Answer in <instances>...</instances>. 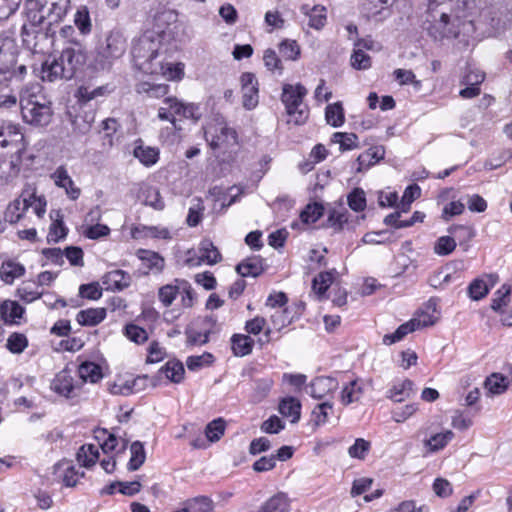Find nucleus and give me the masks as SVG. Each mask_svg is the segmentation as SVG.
<instances>
[{
  "label": "nucleus",
  "mask_w": 512,
  "mask_h": 512,
  "mask_svg": "<svg viewBox=\"0 0 512 512\" xmlns=\"http://www.w3.org/2000/svg\"><path fill=\"white\" fill-rule=\"evenodd\" d=\"M160 46V36L156 32L147 31L143 33L132 46L131 53L135 64L146 73L161 72L169 79H181L183 68L180 65L164 67L161 62L155 63Z\"/></svg>",
  "instance_id": "obj_1"
},
{
  "label": "nucleus",
  "mask_w": 512,
  "mask_h": 512,
  "mask_svg": "<svg viewBox=\"0 0 512 512\" xmlns=\"http://www.w3.org/2000/svg\"><path fill=\"white\" fill-rule=\"evenodd\" d=\"M449 2H430L425 13L423 29L434 41L457 38L461 33L462 22Z\"/></svg>",
  "instance_id": "obj_2"
},
{
  "label": "nucleus",
  "mask_w": 512,
  "mask_h": 512,
  "mask_svg": "<svg viewBox=\"0 0 512 512\" xmlns=\"http://www.w3.org/2000/svg\"><path fill=\"white\" fill-rule=\"evenodd\" d=\"M87 61L84 46L78 41H71L63 48L60 56L47 60L42 66V79L53 82L57 79L70 80L83 71Z\"/></svg>",
  "instance_id": "obj_3"
},
{
  "label": "nucleus",
  "mask_w": 512,
  "mask_h": 512,
  "mask_svg": "<svg viewBox=\"0 0 512 512\" xmlns=\"http://www.w3.org/2000/svg\"><path fill=\"white\" fill-rule=\"evenodd\" d=\"M20 108L24 122L29 125L43 127L52 120L51 101L42 93L39 85L27 88L21 93Z\"/></svg>",
  "instance_id": "obj_4"
},
{
  "label": "nucleus",
  "mask_w": 512,
  "mask_h": 512,
  "mask_svg": "<svg viewBox=\"0 0 512 512\" xmlns=\"http://www.w3.org/2000/svg\"><path fill=\"white\" fill-rule=\"evenodd\" d=\"M70 0H26L27 19L33 22H60L68 12Z\"/></svg>",
  "instance_id": "obj_5"
},
{
  "label": "nucleus",
  "mask_w": 512,
  "mask_h": 512,
  "mask_svg": "<svg viewBox=\"0 0 512 512\" xmlns=\"http://www.w3.org/2000/svg\"><path fill=\"white\" fill-rule=\"evenodd\" d=\"M28 23L23 24L21 36L23 43L34 51H44L53 45L55 30L53 25L44 22H33L27 19Z\"/></svg>",
  "instance_id": "obj_6"
},
{
  "label": "nucleus",
  "mask_w": 512,
  "mask_h": 512,
  "mask_svg": "<svg viewBox=\"0 0 512 512\" xmlns=\"http://www.w3.org/2000/svg\"><path fill=\"white\" fill-rule=\"evenodd\" d=\"M126 50V40L119 31H111L105 41L96 49L95 67L106 69L112 61L121 57Z\"/></svg>",
  "instance_id": "obj_7"
},
{
  "label": "nucleus",
  "mask_w": 512,
  "mask_h": 512,
  "mask_svg": "<svg viewBox=\"0 0 512 512\" xmlns=\"http://www.w3.org/2000/svg\"><path fill=\"white\" fill-rule=\"evenodd\" d=\"M175 116L197 121L201 117L200 108L194 103H185L176 97H165L163 106L158 109V118L169 121L174 128H177Z\"/></svg>",
  "instance_id": "obj_8"
},
{
  "label": "nucleus",
  "mask_w": 512,
  "mask_h": 512,
  "mask_svg": "<svg viewBox=\"0 0 512 512\" xmlns=\"http://www.w3.org/2000/svg\"><path fill=\"white\" fill-rule=\"evenodd\" d=\"M18 49L14 40L0 37V85L14 78Z\"/></svg>",
  "instance_id": "obj_9"
},
{
  "label": "nucleus",
  "mask_w": 512,
  "mask_h": 512,
  "mask_svg": "<svg viewBox=\"0 0 512 512\" xmlns=\"http://www.w3.org/2000/svg\"><path fill=\"white\" fill-rule=\"evenodd\" d=\"M205 137L212 149L223 146L229 147L237 144V133L227 126L210 127L205 131Z\"/></svg>",
  "instance_id": "obj_10"
},
{
  "label": "nucleus",
  "mask_w": 512,
  "mask_h": 512,
  "mask_svg": "<svg viewBox=\"0 0 512 512\" xmlns=\"http://www.w3.org/2000/svg\"><path fill=\"white\" fill-rule=\"evenodd\" d=\"M242 102L247 110L254 109L259 102L258 81L253 73L245 72L240 77Z\"/></svg>",
  "instance_id": "obj_11"
},
{
  "label": "nucleus",
  "mask_w": 512,
  "mask_h": 512,
  "mask_svg": "<svg viewBox=\"0 0 512 512\" xmlns=\"http://www.w3.org/2000/svg\"><path fill=\"white\" fill-rule=\"evenodd\" d=\"M24 136L19 127L13 123H4L0 126V149L10 148L9 151L19 149L22 154Z\"/></svg>",
  "instance_id": "obj_12"
},
{
  "label": "nucleus",
  "mask_w": 512,
  "mask_h": 512,
  "mask_svg": "<svg viewBox=\"0 0 512 512\" xmlns=\"http://www.w3.org/2000/svg\"><path fill=\"white\" fill-rule=\"evenodd\" d=\"M51 389L66 398H74L78 395L80 387L74 383L73 377L69 370L60 371L51 383Z\"/></svg>",
  "instance_id": "obj_13"
},
{
  "label": "nucleus",
  "mask_w": 512,
  "mask_h": 512,
  "mask_svg": "<svg viewBox=\"0 0 512 512\" xmlns=\"http://www.w3.org/2000/svg\"><path fill=\"white\" fill-rule=\"evenodd\" d=\"M199 253L200 256L198 257L197 260L193 258H188L186 260L187 264L190 266H195L201 264V262L206 261L208 264L213 265L222 260V256L219 250L209 239H203L201 241L199 245Z\"/></svg>",
  "instance_id": "obj_14"
},
{
  "label": "nucleus",
  "mask_w": 512,
  "mask_h": 512,
  "mask_svg": "<svg viewBox=\"0 0 512 512\" xmlns=\"http://www.w3.org/2000/svg\"><path fill=\"white\" fill-rule=\"evenodd\" d=\"M338 381L330 376L315 378L309 385L308 393L315 399H322L338 389Z\"/></svg>",
  "instance_id": "obj_15"
},
{
  "label": "nucleus",
  "mask_w": 512,
  "mask_h": 512,
  "mask_svg": "<svg viewBox=\"0 0 512 512\" xmlns=\"http://www.w3.org/2000/svg\"><path fill=\"white\" fill-rule=\"evenodd\" d=\"M306 95L307 89L302 84H284L282 88L281 102L284 104L285 109H290L296 104H302Z\"/></svg>",
  "instance_id": "obj_16"
},
{
  "label": "nucleus",
  "mask_w": 512,
  "mask_h": 512,
  "mask_svg": "<svg viewBox=\"0 0 512 512\" xmlns=\"http://www.w3.org/2000/svg\"><path fill=\"white\" fill-rule=\"evenodd\" d=\"M485 277L487 281L483 278H477L468 286V294L472 300L478 301L484 298L489 293L490 288L498 281L496 274H489Z\"/></svg>",
  "instance_id": "obj_17"
},
{
  "label": "nucleus",
  "mask_w": 512,
  "mask_h": 512,
  "mask_svg": "<svg viewBox=\"0 0 512 512\" xmlns=\"http://www.w3.org/2000/svg\"><path fill=\"white\" fill-rule=\"evenodd\" d=\"M51 177L58 187L65 189L67 196L71 200L78 199L80 196V189L74 186L73 180L63 166L58 167Z\"/></svg>",
  "instance_id": "obj_18"
},
{
  "label": "nucleus",
  "mask_w": 512,
  "mask_h": 512,
  "mask_svg": "<svg viewBox=\"0 0 512 512\" xmlns=\"http://www.w3.org/2000/svg\"><path fill=\"white\" fill-rule=\"evenodd\" d=\"M291 500L284 492H278L268 498L257 512H289Z\"/></svg>",
  "instance_id": "obj_19"
},
{
  "label": "nucleus",
  "mask_w": 512,
  "mask_h": 512,
  "mask_svg": "<svg viewBox=\"0 0 512 512\" xmlns=\"http://www.w3.org/2000/svg\"><path fill=\"white\" fill-rule=\"evenodd\" d=\"M103 284L107 289L122 291L130 286L131 276L123 270H113L104 275Z\"/></svg>",
  "instance_id": "obj_20"
},
{
  "label": "nucleus",
  "mask_w": 512,
  "mask_h": 512,
  "mask_svg": "<svg viewBox=\"0 0 512 512\" xmlns=\"http://www.w3.org/2000/svg\"><path fill=\"white\" fill-rule=\"evenodd\" d=\"M385 156V149L383 146H374L367 149L360 154L357 158V172H362L369 169L371 166L382 160Z\"/></svg>",
  "instance_id": "obj_21"
},
{
  "label": "nucleus",
  "mask_w": 512,
  "mask_h": 512,
  "mask_svg": "<svg viewBox=\"0 0 512 512\" xmlns=\"http://www.w3.org/2000/svg\"><path fill=\"white\" fill-rule=\"evenodd\" d=\"M236 271L242 277H257L264 271L263 260L260 256H251L236 266Z\"/></svg>",
  "instance_id": "obj_22"
},
{
  "label": "nucleus",
  "mask_w": 512,
  "mask_h": 512,
  "mask_svg": "<svg viewBox=\"0 0 512 512\" xmlns=\"http://www.w3.org/2000/svg\"><path fill=\"white\" fill-rule=\"evenodd\" d=\"M301 12L309 17V27L320 30L325 26L327 18L324 6L315 5L313 8H310L309 5L305 4L302 5Z\"/></svg>",
  "instance_id": "obj_23"
},
{
  "label": "nucleus",
  "mask_w": 512,
  "mask_h": 512,
  "mask_svg": "<svg viewBox=\"0 0 512 512\" xmlns=\"http://www.w3.org/2000/svg\"><path fill=\"white\" fill-rule=\"evenodd\" d=\"M414 393V383L409 379H405L401 383L393 385L387 392V397L394 402H403Z\"/></svg>",
  "instance_id": "obj_24"
},
{
  "label": "nucleus",
  "mask_w": 512,
  "mask_h": 512,
  "mask_svg": "<svg viewBox=\"0 0 512 512\" xmlns=\"http://www.w3.org/2000/svg\"><path fill=\"white\" fill-rule=\"evenodd\" d=\"M25 274V267L12 260L4 261L0 268V278L6 284H12L16 278Z\"/></svg>",
  "instance_id": "obj_25"
},
{
  "label": "nucleus",
  "mask_w": 512,
  "mask_h": 512,
  "mask_svg": "<svg viewBox=\"0 0 512 512\" xmlns=\"http://www.w3.org/2000/svg\"><path fill=\"white\" fill-rule=\"evenodd\" d=\"M105 317L106 310L104 308H90L79 311L76 320L82 326H95L102 322Z\"/></svg>",
  "instance_id": "obj_26"
},
{
  "label": "nucleus",
  "mask_w": 512,
  "mask_h": 512,
  "mask_svg": "<svg viewBox=\"0 0 512 512\" xmlns=\"http://www.w3.org/2000/svg\"><path fill=\"white\" fill-rule=\"evenodd\" d=\"M79 377L82 382L97 383L103 378L102 368L94 362H83L78 366Z\"/></svg>",
  "instance_id": "obj_27"
},
{
  "label": "nucleus",
  "mask_w": 512,
  "mask_h": 512,
  "mask_svg": "<svg viewBox=\"0 0 512 512\" xmlns=\"http://www.w3.org/2000/svg\"><path fill=\"white\" fill-rule=\"evenodd\" d=\"M254 343L249 335L234 334L231 338L232 351L239 357L249 355L253 350Z\"/></svg>",
  "instance_id": "obj_28"
},
{
  "label": "nucleus",
  "mask_w": 512,
  "mask_h": 512,
  "mask_svg": "<svg viewBox=\"0 0 512 512\" xmlns=\"http://www.w3.org/2000/svg\"><path fill=\"white\" fill-rule=\"evenodd\" d=\"M0 313L5 323L13 324L22 317L24 308L15 301L6 300L0 306Z\"/></svg>",
  "instance_id": "obj_29"
},
{
  "label": "nucleus",
  "mask_w": 512,
  "mask_h": 512,
  "mask_svg": "<svg viewBox=\"0 0 512 512\" xmlns=\"http://www.w3.org/2000/svg\"><path fill=\"white\" fill-rule=\"evenodd\" d=\"M136 91L139 94L147 95L149 98H162L168 94L169 85L142 81L136 85Z\"/></svg>",
  "instance_id": "obj_30"
},
{
  "label": "nucleus",
  "mask_w": 512,
  "mask_h": 512,
  "mask_svg": "<svg viewBox=\"0 0 512 512\" xmlns=\"http://www.w3.org/2000/svg\"><path fill=\"white\" fill-rule=\"evenodd\" d=\"M301 403L294 397L284 398L279 404V412L284 417H291V422L296 423L300 419Z\"/></svg>",
  "instance_id": "obj_31"
},
{
  "label": "nucleus",
  "mask_w": 512,
  "mask_h": 512,
  "mask_svg": "<svg viewBox=\"0 0 512 512\" xmlns=\"http://www.w3.org/2000/svg\"><path fill=\"white\" fill-rule=\"evenodd\" d=\"M364 393V389L358 379L349 382L341 391V402L343 405H349L359 401Z\"/></svg>",
  "instance_id": "obj_32"
},
{
  "label": "nucleus",
  "mask_w": 512,
  "mask_h": 512,
  "mask_svg": "<svg viewBox=\"0 0 512 512\" xmlns=\"http://www.w3.org/2000/svg\"><path fill=\"white\" fill-rule=\"evenodd\" d=\"M130 459L127 464L129 471H137L146 460L144 445L140 441H135L130 445Z\"/></svg>",
  "instance_id": "obj_33"
},
{
  "label": "nucleus",
  "mask_w": 512,
  "mask_h": 512,
  "mask_svg": "<svg viewBox=\"0 0 512 512\" xmlns=\"http://www.w3.org/2000/svg\"><path fill=\"white\" fill-rule=\"evenodd\" d=\"M133 154L145 166L154 165L159 159L157 148L144 146L143 144L136 145Z\"/></svg>",
  "instance_id": "obj_34"
},
{
  "label": "nucleus",
  "mask_w": 512,
  "mask_h": 512,
  "mask_svg": "<svg viewBox=\"0 0 512 512\" xmlns=\"http://www.w3.org/2000/svg\"><path fill=\"white\" fill-rule=\"evenodd\" d=\"M76 456L82 466L90 467L98 460L99 450L98 447L93 444H85L79 448Z\"/></svg>",
  "instance_id": "obj_35"
},
{
  "label": "nucleus",
  "mask_w": 512,
  "mask_h": 512,
  "mask_svg": "<svg viewBox=\"0 0 512 512\" xmlns=\"http://www.w3.org/2000/svg\"><path fill=\"white\" fill-rule=\"evenodd\" d=\"M159 372L163 373L170 381L179 383L183 379L185 369L180 361L170 360L159 370Z\"/></svg>",
  "instance_id": "obj_36"
},
{
  "label": "nucleus",
  "mask_w": 512,
  "mask_h": 512,
  "mask_svg": "<svg viewBox=\"0 0 512 512\" xmlns=\"http://www.w3.org/2000/svg\"><path fill=\"white\" fill-rule=\"evenodd\" d=\"M509 386V380L506 376L494 373L489 376L485 381L486 389L495 395L504 393Z\"/></svg>",
  "instance_id": "obj_37"
},
{
  "label": "nucleus",
  "mask_w": 512,
  "mask_h": 512,
  "mask_svg": "<svg viewBox=\"0 0 512 512\" xmlns=\"http://www.w3.org/2000/svg\"><path fill=\"white\" fill-rule=\"evenodd\" d=\"M325 119L333 127H340L345 120L341 102L329 104L325 109Z\"/></svg>",
  "instance_id": "obj_38"
},
{
  "label": "nucleus",
  "mask_w": 512,
  "mask_h": 512,
  "mask_svg": "<svg viewBox=\"0 0 512 512\" xmlns=\"http://www.w3.org/2000/svg\"><path fill=\"white\" fill-rule=\"evenodd\" d=\"M454 437L451 430L443 433H437L424 441V445L428 447L430 452H437L443 449Z\"/></svg>",
  "instance_id": "obj_39"
},
{
  "label": "nucleus",
  "mask_w": 512,
  "mask_h": 512,
  "mask_svg": "<svg viewBox=\"0 0 512 512\" xmlns=\"http://www.w3.org/2000/svg\"><path fill=\"white\" fill-rule=\"evenodd\" d=\"M138 257L146 263L147 267L156 272H161L164 269L165 261L158 253L149 250H139Z\"/></svg>",
  "instance_id": "obj_40"
},
{
  "label": "nucleus",
  "mask_w": 512,
  "mask_h": 512,
  "mask_svg": "<svg viewBox=\"0 0 512 512\" xmlns=\"http://www.w3.org/2000/svg\"><path fill=\"white\" fill-rule=\"evenodd\" d=\"M416 324L417 322H411V320L401 324L394 333L384 335L383 343L385 345H392L401 341L406 335L415 331Z\"/></svg>",
  "instance_id": "obj_41"
},
{
  "label": "nucleus",
  "mask_w": 512,
  "mask_h": 512,
  "mask_svg": "<svg viewBox=\"0 0 512 512\" xmlns=\"http://www.w3.org/2000/svg\"><path fill=\"white\" fill-rule=\"evenodd\" d=\"M289 119L287 124L293 123L294 125H303L309 118V108L302 104H296L290 109H285Z\"/></svg>",
  "instance_id": "obj_42"
},
{
  "label": "nucleus",
  "mask_w": 512,
  "mask_h": 512,
  "mask_svg": "<svg viewBox=\"0 0 512 512\" xmlns=\"http://www.w3.org/2000/svg\"><path fill=\"white\" fill-rule=\"evenodd\" d=\"M175 282L177 285L167 284L159 289L158 297L165 307H169L181 291V281L176 279Z\"/></svg>",
  "instance_id": "obj_43"
},
{
  "label": "nucleus",
  "mask_w": 512,
  "mask_h": 512,
  "mask_svg": "<svg viewBox=\"0 0 512 512\" xmlns=\"http://www.w3.org/2000/svg\"><path fill=\"white\" fill-rule=\"evenodd\" d=\"M59 212H57V218L51 224L47 235V241L49 243H57L64 239L67 235L68 229L65 227L63 220L60 218Z\"/></svg>",
  "instance_id": "obj_44"
},
{
  "label": "nucleus",
  "mask_w": 512,
  "mask_h": 512,
  "mask_svg": "<svg viewBox=\"0 0 512 512\" xmlns=\"http://www.w3.org/2000/svg\"><path fill=\"white\" fill-rule=\"evenodd\" d=\"M333 282L332 272H321L318 274L312 283L314 292L319 296H323Z\"/></svg>",
  "instance_id": "obj_45"
},
{
  "label": "nucleus",
  "mask_w": 512,
  "mask_h": 512,
  "mask_svg": "<svg viewBox=\"0 0 512 512\" xmlns=\"http://www.w3.org/2000/svg\"><path fill=\"white\" fill-rule=\"evenodd\" d=\"M226 423L222 418L211 421L205 429V435L210 442H216L224 435Z\"/></svg>",
  "instance_id": "obj_46"
},
{
  "label": "nucleus",
  "mask_w": 512,
  "mask_h": 512,
  "mask_svg": "<svg viewBox=\"0 0 512 512\" xmlns=\"http://www.w3.org/2000/svg\"><path fill=\"white\" fill-rule=\"evenodd\" d=\"M63 470L62 476L63 483L67 487H74L79 479V473L74 466L70 465L69 462H62L56 465V470Z\"/></svg>",
  "instance_id": "obj_47"
},
{
  "label": "nucleus",
  "mask_w": 512,
  "mask_h": 512,
  "mask_svg": "<svg viewBox=\"0 0 512 512\" xmlns=\"http://www.w3.org/2000/svg\"><path fill=\"white\" fill-rule=\"evenodd\" d=\"M187 508L189 512H212L214 503L207 496H198L188 501Z\"/></svg>",
  "instance_id": "obj_48"
},
{
  "label": "nucleus",
  "mask_w": 512,
  "mask_h": 512,
  "mask_svg": "<svg viewBox=\"0 0 512 512\" xmlns=\"http://www.w3.org/2000/svg\"><path fill=\"white\" fill-rule=\"evenodd\" d=\"M324 207L319 203L308 204L301 212L300 218L303 223H315L323 215Z\"/></svg>",
  "instance_id": "obj_49"
},
{
  "label": "nucleus",
  "mask_w": 512,
  "mask_h": 512,
  "mask_svg": "<svg viewBox=\"0 0 512 512\" xmlns=\"http://www.w3.org/2000/svg\"><path fill=\"white\" fill-rule=\"evenodd\" d=\"M74 23L81 34L86 35L91 32V20L87 7H81L75 14Z\"/></svg>",
  "instance_id": "obj_50"
},
{
  "label": "nucleus",
  "mask_w": 512,
  "mask_h": 512,
  "mask_svg": "<svg viewBox=\"0 0 512 512\" xmlns=\"http://www.w3.org/2000/svg\"><path fill=\"white\" fill-rule=\"evenodd\" d=\"M106 92L107 88L105 86H99L96 88H91L90 86H80L76 95L81 102H88L90 100L96 99L99 96L105 95Z\"/></svg>",
  "instance_id": "obj_51"
},
{
  "label": "nucleus",
  "mask_w": 512,
  "mask_h": 512,
  "mask_svg": "<svg viewBox=\"0 0 512 512\" xmlns=\"http://www.w3.org/2000/svg\"><path fill=\"white\" fill-rule=\"evenodd\" d=\"M28 345V340L24 334L12 333L7 339L6 347L14 354H20Z\"/></svg>",
  "instance_id": "obj_52"
},
{
  "label": "nucleus",
  "mask_w": 512,
  "mask_h": 512,
  "mask_svg": "<svg viewBox=\"0 0 512 512\" xmlns=\"http://www.w3.org/2000/svg\"><path fill=\"white\" fill-rule=\"evenodd\" d=\"M19 298L25 302H32L42 296V292L36 289V284L33 282H25L17 289Z\"/></svg>",
  "instance_id": "obj_53"
},
{
  "label": "nucleus",
  "mask_w": 512,
  "mask_h": 512,
  "mask_svg": "<svg viewBox=\"0 0 512 512\" xmlns=\"http://www.w3.org/2000/svg\"><path fill=\"white\" fill-rule=\"evenodd\" d=\"M349 207L360 212L366 208L365 192L361 188H355L347 197Z\"/></svg>",
  "instance_id": "obj_54"
},
{
  "label": "nucleus",
  "mask_w": 512,
  "mask_h": 512,
  "mask_svg": "<svg viewBox=\"0 0 512 512\" xmlns=\"http://www.w3.org/2000/svg\"><path fill=\"white\" fill-rule=\"evenodd\" d=\"M280 54L287 60H296L300 55V47L294 40H284L279 45Z\"/></svg>",
  "instance_id": "obj_55"
},
{
  "label": "nucleus",
  "mask_w": 512,
  "mask_h": 512,
  "mask_svg": "<svg viewBox=\"0 0 512 512\" xmlns=\"http://www.w3.org/2000/svg\"><path fill=\"white\" fill-rule=\"evenodd\" d=\"M348 221V211L347 210H336L332 209L329 212L327 223L328 226L335 228L336 231H341L343 225Z\"/></svg>",
  "instance_id": "obj_56"
},
{
  "label": "nucleus",
  "mask_w": 512,
  "mask_h": 512,
  "mask_svg": "<svg viewBox=\"0 0 512 512\" xmlns=\"http://www.w3.org/2000/svg\"><path fill=\"white\" fill-rule=\"evenodd\" d=\"M420 194H421V189L418 185L413 184V185L408 186L405 189L403 196H402L401 205H400L401 211L407 212L410 209L411 203L415 199L420 197Z\"/></svg>",
  "instance_id": "obj_57"
},
{
  "label": "nucleus",
  "mask_w": 512,
  "mask_h": 512,
  "mask_svg": "<svg viewBox=\"0 0 512 512\" xmlns=\"http://www.w3.org/2000/svg\"><path fill=\"white\" fill-rule=\"evenodd\" d=\"M510 292L511 287L503 285L501 289L495 293V297L492 299L491 308L496 312H500L502 307L508 304Z\"/></svg>",
  "instance_id": "obj_58"
},
{
  "label": "nucleus",
  "mask_w": 512,
  "mask_h": 512,
  "mask_svg": "<svg viewBox=\"0 0 512 512\" xmlns=\"http://www.w3.org/2000/svg\"><path fill=\"white\" fill-rule=\"evenodd\" d=\"M351 65L358 70H365L371 66V58L361 48L355 49L351 56Z\"/></svg>",
  "instance_id": "obj_59"
},
{
  "label": "nucleus",
  "mask_w": 512,
  "mask_h": 512,
  "mask_svg": "<svg viewBox=\"0 0 512 512\" xmlns=\"http://www.w3.org/2000/svg\"><path fill=\"white\" fill-rule=\"evenodd\" d=\"M370 442L363 439L358 438L355 440L354 444L348 449V454L352 458L364 459L368 451L370 450Z\"/></svg>",
  "instance_id": "obj_60"
},
{
  "label": "nucleus",
  "mask_w": 512,
  "mask_h": 512,
  "mask_svg": "<svg viewBox=\"0 0 512 512\" xmlns=\"http://www.w3.org/2000/svg\"><path fill=\"white\" fill-rule=\"evenodd\" d=\"M456 248V242L454 238L450 236L440 237L434 246V252L438 255H448Z\"/></svg>",
  "instance_id": "obj_61"
},
{
  "label": "nucleus",
  "mask_w": 512,
  "mask_h": 512,
  "mask_svg": "<svg viewBox=\"0 0 512 512\" xmlns=\"http://www.w3.org/2000/svg\"><path fill=\"white\" fill-rule=\"evenodd\" d=\"M125 335L128 339L137 344H142L148 339L146 330L134 324H128L125 327Z\"/></svg>",
  "instance_id": "obj_62"
},
{
  "label": "nucleus",
  "mask_w": 512,
  "mask_h": 512,
  "mask_svg": "<svg viewBox=\"0 0 512 512\" xmlns=\"http://www.w3.org/2000/svg\"><path fill=\"white\" fill-rule=\"evenodd\" d=\"M213 361V355L210 353H203L199 356H190L186 360V365L189 370L196 371L206 365H209Z\"/></svg>",
  "instance_id": "obj_63"
},
{
  "label": "nucleus",
  "mask_w": 512,
  "mask_h": 512,
  "mask_svg": "<svg viewBox=\"0 0 512 512\" xmlns=\"http://www.w3.org/2000/svg\"><path fill=\"white\" fill-rule=\"evenodd\" d=\"M264 64L270 71L277 70L279 74H282L283 66L280 58L277 56L273 49H267L263 56Z\"/></svg>",
  "instance_id": "obj_64"
}]
</instances>
